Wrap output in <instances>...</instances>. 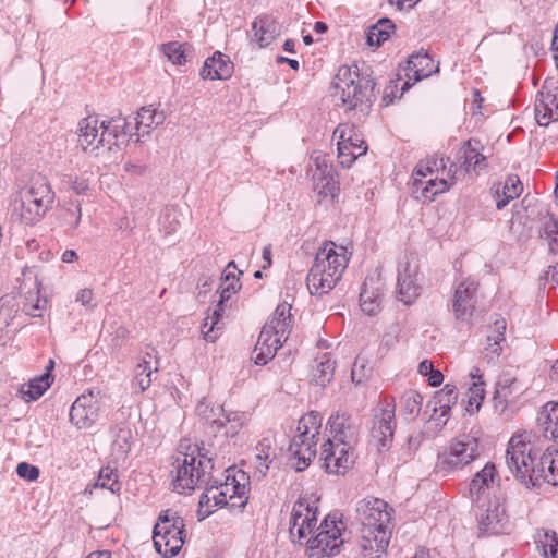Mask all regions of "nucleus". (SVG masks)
Returning <instances> with one entry per match:
<instances>
[{
  "label": "nucleus",
  "mask_w": 558,
  "mask_h": 558,
  "mask_svg": "<svg viewBox=\"0 0 558 558\" xmlns=\"http://www.w3.org/2000/svg\"><path fill=\"white\" fill-rule=\"evenodd\" d=\"M72 208L66 210V221L70 229H76L81 221V204L78 202L71 203Z\"/></svg>",
  "instance_id": "obj_62"
},
{
  "label": "nucleus",
  "mask_w": 558,
  "mask_h": 558,
  "mask_svg": "<svg viewBox=\"0 0 558 558\" xmlns=\"http://www.w3.org/2000/svg\"><path fill=\"white\" fill-rule=\"evenodd\" d=\"M523 185L515 174H510L507 177L505 184L502 186V198L498 199L496 203V207L498 209H502L508 205L511 199L517 198L522 193Z\"/></svg>",
  "instance_id": "obj_48"
},
{
  "label": "nucleus",
  "mask_w": 558,
  "mask_h": 558,
  "mask_svg": "<svg viewBox=\"0 0 558 558\" xmlns=\"http://www.w3.org/2000/svg\"><path fill=\"white\" fill-rule=\"evenodd\" d=\"M335 371V362H332L329 357L324 356V360L319 362L317 365V380L322 386H325L332 378Z\"/></svg>",
  "instance_id": "obj_56"
},
{
  "label": "nucleus",
  "mask_w": 558,
  "mask_h": 558,
  "mask_svg": "<svg viewBox=\"0 0 558 558\" xmlns=\"http://www.w3.org/2000/svg\"><path fill=\"white\" fill-rule=\"evenodd\" d=\"M253 39L259 47L268 46L281 32L280 24L271 16H262L253 22Z\"/></svg>",
  "instance_id": "obj_31"
},
{
  "label": "nucleus",
  "mask_w": 558,
  "mask_h": 558,
  "mask_svg": "<svg viewBox=\"0 0 558 558\" xmlns=\"http://www.w3.org/2000/svg\"><path fill=\"white\" fill-rule=\"evenodd\" d=\"M291 305L288 303L279 304L269 322L265 325H272L275 332L278 335L288 336L291 326Z\"/></svg>",
  "instance_id": "obj_45"
},
{
  "label": "nucleus",
  "mask_w": 558,
  "mask_h": 558,
  "mask_svg": "<svg viewBox=\"0 0 558 558\" xmlns=\"http://www.w3.org/2000/svg\"><path fill=\"white\" fill-rule=\"evenodd\" d=\"M160 50L173 64L182 65L186 62V54L185 50L183 49V45L179 44L178 41L162 44L160 45Z\"/></svg>",
  "instance_id": "obj_49"
},
{
  "label": "nucleus",
  "mask_w": 558,
  "mask_h": 558,
  "mask_svg": "<svg viewBox=\"0 0 558 558\" xmlns=\"http://www.w3.org/2000/svg\"><path fill=\"white\" fill-rule=\"evenodd\" d=\"M367 377V368L363 360L356 359L351 371L352 381L356 385L362 384Z\"/></svg>",
  "instance_id": "obj_61"
},
{
  "label": "nucleus",
  "mask_w": 558,
  "mask_h": 558,
  "mask_svg": "<svg viewBox=\"0 0 558 558\" xmlns=\"http://www.w3.org/2000/svg\"><path fill=\"white\" fill-rule=\"evenodd\" d=\"M457 400L458 392L456 386L450 384L445 385L430 400V404L434 405V413L429 418V423H434L441 429L446 425L451 407L457 403Z\"/></svg>",
  "instance_id": "obj_21"
},
{
  "label": "nucleus",
  "mask_w": 558,
  "mask_h": 558,
  "mask_svg": "<svg viewBox=\"0 0 558 558\" xmlns=\"http://www.w3.org/2000/svg\"><path fill=\"white\" fill-rule=\"evenodd\" d=\"M100 122L97 117H87L78 123V145L84 151H94L100 147L105 141V135L100 134Z\"/></svg>",
  "instance_id": "obj_24"
},
{
  "label": "nucleus",
  "mask_w": 558,
  "mask_h": 558,
  "mask_svg": "<svg viewBox=\"0 0 558 558\" xmlns=\"http://www.w3.org/2000/svg\"><path fill=\"white\" fill-rule=\"evenodd\" d=\"M495 475L496 469L493 463H487L475 474L470 483V494L474 502H478L494 485Z\"/></svg>",
  "instance_id": "obj_32"
},
{
  "label": "nucleus",
  "mask_w": 558,
  "mask_h": 558,
  "mask_svg": "<svg viewBox=\"0 0 558 558\" xmlns=\"http://www.w3.org/2000/svg\"><path fill=\"white\" fill-rule=\"evenodd\" d=\"M483 146L477 140H468L458 151V159H462L461 167L466 172H480L486 167L485 156L481 154Z\"/></svg>",
  "instance_id": "obj_30"
},
{
  "label": "nucleus",
  "mask_w": 558,
  "mask_h": 558,
  "mask_svg": "<svg viewBox=\"0 0 558 558\" xmlns=\"http://www.w3.org/2000/svg\"><path fill=\"white\" fill-rule=\"evenodd\" d=\"M351 136L350 140H348L347 145L349 148L354 150L355 159L362 155H364L367 150V147L364 145V141L360 138L357 132L355 131V128L353 125H350Z\"/></svg>",
  "instance_id": "obj_59"
},
{
  "label": "nucleus",
  "mask_w": 558,
  "mask_h": 558,
  "mask_svg": "<svg viewBox=\"0 0 558 558\" xmlns=\"http://www.w3.org/2000/svg\"><path fill=\"white\" fill-rule=\"evenodd\" d=\"M478 530L484 534L497 535L505 533L508 524L505 506L499 499L489 500L486 508L477 513Z\"/></svg>",
  "instance_id": "obj_15"
},
{
  "label": "nucleus",
  "mask_w": 558,
  "mask_h": 558,
  "mask_svg": "<svg viewBox=\"0 0 558 558\" xmlns=\"http://www.w3.org/2000/svg\"><path fill=\"white\" fill-rule=\"evenodd\" d=\"M235 482H236V476L231 477L230 475H228L226 477V482L221 483L218 486L220 487L222 493H226V499L229 502V506L231 508H235V507L242 508L246 505L247 498H245L244 500H241L240 502L236 501V490H234V488H236Z\"/></svg>",
  "instance_id": "obj_52"
},
{
  "label": "nucleus",
  "mask_w": 558,
  "mask_h": 558,
  "mask_svg": "<svg viewBox=\"0 0 558 558\" xmlns=\"http://www.w3.org/2000/svg\"><path fill=\"white\" fill-rule=\"evenodd\" d=\"M452 184L453 177H451L450 182L444 178L440 180L437 178H429L428 180L415 178L412 182V193L416 199H421L423 202H432L436 195L449 190Z\"/></svg>",
  "instance_id": "obj_26"
},
{
  "label": "nucleus",
  "mask_w": 558,
  "mask_h": 558,
  "mask_svg": "<svg viewBox=\"0 0 558 558\" xmlns=\"http://www.w3.org/2000/svg\"><path fill=\"white\" fill-rule=\"evenodd\" d=\"M165 120L162 112H157L151 107H143L137 112L136 117L133 118V125L130 122L131 132L136 135V142L140 141L141 136L148 135L150 131L161 124Z\"/></svg>",
  "instance_id": "obj_29"
},
{
  "label": "nucleus",
  "mask_w": 558,
  "mask_h": 558,
  "mask_svg": "<svg viewBox=\"0 0 558 558\" xmlns=\"http://www.w3.org/2000/svg\"><path fill=\"white\" fill-rule=\"evenodd\" d=\"M541 238L547 241L549 251L551 253H558V221L550 219L541 233Z\"/></svg>",
  "instance_id": "obj_54"
},
{
  "label": "nucleus",
  "mask_w": 558,
  "mask_h": 558,
  "mask_svg": "<svg viewBox=\"0 0 558 558\" xmlns=\"http://www.w3.org/2000/svg\"><path fill=\"white\" fill-rule=\"evenodd\" d=\"M395 405L386 403L373 417L371 437L378 450L385 449L392 440L395 433Z\"/></svg>",
  "instance_id": "obj_13"
},
{
  "label": "nucleus",
  "mask_w": 558,
  "mask_h": 558,
  "mask_svg": "<svg viewBox=\"0 0 558 558\" xmlns=\"http://www.w3.org/2000/svg\"><path fill=\"white\" fill-rule=\"evenodd\" d=\"M355 445L327 440L323 445L322 459L328 473L344 474L355 462Z\"/></svg>",
  "instance_id": "obj_9"
},
{
  "label": "nucleus",
  "mask_w": 558,
  "mask_h": 558,
  "mask_svg": "<svg viewBox=\"0 0 558 558\" xmlns=\"http://www.w3.org/2000/svg\"><path fill=\"white\" fill-rule=\"evenodd\" d=\"M484 399V388L483 383H473L472 387L468 392V403L471 408L470 411L476 410L478 411L481 408V403Z\"/></svg>",
  "instance_id": "obj_57"
},
{
  "label": "nucleus",
  "mask_w": 558,
  "mask_h": 558,
  "mask_svg": "<svg viewBox=\"0 0 558 558\" xmlns=\"http://www.w3.org/2000/svg\"><path fill=\"white\" fill-rule=\"evenodd\" d=\"M350 255L347 246H337L332 241L326 242L316 253L306 278L310 293L323 295L331 291L341 279Z\"/></svg>",
  "instance_id": "obj_3"
},
{
  "label": "nucleus",
  "mask_w": 558,
  "mask_h": 558,
  "mask_svg": "<svg viewBox=\"0 0 558 558\" xmlns=\"http://www.w3.org/2000/svg\"><path fill=\"white\" fill-rule=\"evenodd\" d=\"M53 202L54 192L47 178L34 175L12 195V216L24 225H35L51 208Z\"/></svg>",
  "instance_id": "obj_4"
},
{
  "label": "nucleus",
  "mask_w": 558,
  "mask_h": 558,
  "mask_svg": "<svg viewBox=\"0 0 558 558\" xmlns=\"http://www.w3.org/2000/svg\"><path fill=\"white\" fill-rule=\"evenodd\" d=\"M100 134L105 135V141L100 144L102 147H107L108 150H113L114 147H119L124 142L126 135L133 137L134 134L130 129V121L124 118H112L110 120H102L100 122Z\"/></svg>",
  "instance_id": "obj_22"
},
{
  "label": "nucleus",
  "mask_w": 558,
  "mask_h": 558,
  "mask_svg": "<svg viewBox=\"0 0 558 558\" xmlns=\"http://www.w3.org/2000/svg\"><path fill=\"white\" fill-rule=\"evenodd\" d=\"M153 541L160 555L174 557L185 542L183 519L170 509L161 511L154 526Z\"/></svg>",
  "instance_id": "obj_7"
},
{
  "label": "nucleus",
  "mask_w": 558,
  "mask_h": 558,
  "mask_svg": "<svg viewBox=\"0 0 558 558\" xmlns=\"http://www.w3.org/2000/svg\"><path fill=\"white\" fill-rule=\"evenodd\" d=\"M327 426L330 432V438L327 440L347 445L357 444L359 424L351 415L338 412L329 417Z\"/></svg>",
  "instance_id": "obj_17"
},
{
  "label": "nucleus",
  "mask_w": 558,
  "mask_h": 558,
  "mask_svg": "<svg viewBox=\"0 0 558 558\" xmlns=\"http://www.w3.org/2000/svg\"><path fill=\"white\" fill-rule=\"evenodd\" d=\"M499 340L492 339V341L487 340V344L484 348V357L489 364H494L499 359L502 348L500 345Z\"/></svg>",
  "instance_id": "obj_58"
},
{
  "label": "nucleus",
  "mask_w": 558,
  "mask_h": 558,
  "mask_svg": "<svg viewBox=\"0 0 558 558\" xmlns=\"http://www.w3.org/2000/svg\"><path fill=\"white\" fill-rule=\"evenodd\" d=\"M231 269H236L234 262H229L223 270L222 282L220 284V303H226L231 295L236 293L241 288L239 277L232 272Z\"/></svg>",
  "instance_id": "obj_42"
},
{
  "label": "nucleus",
  "mask_w": 558,
  "mask_h": 558,
  "mask_svg": "<svg viewBox=\"0 0 558 558\" xmlns=\"http://www.w3.org/2000/svg\"><path fill=\"white\" fill-rule=\"evenodd\" d=\"M213 470L211 458L203 454L197 446L189 447V452L180 451L173 462V489L179 494H187L202 488L211 482Z\"/></svg>",
  "instance_id": "obj_5"
},
{
  "label": "nucleus",
  "mask_w": 558,
  "mask_h": 558,
  "mask_svg": "<svg viewBox=\"0 0 558 558\" xmlns=\"http://www.w3.org/2000/svg\"><path fill=\"white\" fill-rule=\"evenodd\" d=\"M276 457V440L274 437L267 436L258 441L256 445L254 466L259 476L264 477L267 474L269 465Z\"/></svg>",
  "instance_id": "obj_33"
},
{
  "label": "nucleus",
  "mask_w": 558,
  "mask_h": 558,
  "mask_svg": "<svg viewBox=\"0 0 558 558\" xmlns=\"http://www.w3.org/2000/svg\"><path fill=\"white\" fill-rule=\"evenodd\" d=\"M531 444L512 437L506 451V464L510 472L522 483L532 481V476L538 473L539 476L553 485H558V451L555 456L545 452L535 464Z\"/></svg>",
  "instance_id": "obj_2"
},
{
  "label": "nucleus",
  "mask_w": 558,
  "mask_h": 558,
  "mask_svg": "<svg viewBox=\"0 0 558 558\" xmlns=\"http://www.w3.org/2000/svg\"><path fill=\"white\" fill-rule=\"evenodd\" d=\"M350 124H340L333 132L338 137V158L342 167L349 168L355 161L354 150L347 145L351 136Z\"/></svg>",
  "instance_id": "obj_36"
},
{
  "label": "nucleus",
  "mask_w": 558,
  "mask_h": 558,
  "mask_svg": "<svg viewBox=\"0 0 558 558\" xmlns=\"http://www.w3.org/2000/svg\"><path fill=\"white\" fill-rule=\"evenodd\" d=\"M287 339V335L281 336L275 332L272 325H265L254 349L255 363L258 365H265L275 356L277 350L281 348L282 342Z\"/></svg>",
  "instance_id": "obj_20"
},
{
  "label": "nucleus",
  "mask_w": 558,
  "mask_h": 558,
  "mask_svg": "<svg viewBox=\"0 0 558 558\" xmlns=\"http://www.w3.org/2000/svg\"><path fill=\"white\" fill-rule=\"evenodd\" d=\"M322 422L323 417L320 413L311 411L299 420L296 434L294 436H302V438L308 439L318 438Z\"/></svg>",
  "instance_id": "obj_38"
},
{
  "label": "nucleus",
  "mask_w": 558,
  "mask_h": 558,
  "mask_svg": "<svg viewBox=\"0 0 558 558\" xmlns=\"http://www.w3.org/2000/svg\"><path fill=\"white\" fill-rule=\"evenodd\" d=\"M99 404L97 398L92 393L81 395L76 398L70 409V421L77 428H88L98 418Z\"/></svg>",
  "instance_id": "obj_18"
},
{
  "label": "nucleus",
  "mask_w": 558,
  "mask_h": 558,
  "mask_svg": "<svg viewBox=\"0 0 558 558\" xmlns=\"http://www.w3.org/2000/svg\"><path fill=\"white\" fill-rule=\"evenodd\" d=\"M521 390L515 377L509 373H502L496 384L495 398L507 403L520 395Z\"/></svg>",
  "instance_id": "obj_37"
},
{
  "label": "nucleus",
  "mask_w": 558,
  "mask_h": 558,
  "mask_svg": "<svg viewBox=\"0 0 558 558\" xmlns=\"http://www.w3.org/2000/svg\"><path fill=\"white\" fill-rule=\"evenodd\" d=\"M19 312H22L21 301L15 293L3 295L0 299V330L8 327Z\"/></svg>",
  "instance_id": "obj_39"
},
{
  "label": "nucleus",
  "mask_w": 558,
  "mask_h": 558,
  "mask_svg": "<svg viewBox=\"0 0 558 558\" xmlns=\"http://www.w3.org/2000/svg\"><path fill=\"white\" fill-rule=\"evenodd\" d=\"M221 416L213 421L217 429H225L226 437H234L244 425V414L240 412H227L221 408Z\"/></svg>",
  "instance_id": "obj_35"
},
{
  "label": "nucleus",
  "mask_w": 558,
  "mask_h": 558,
  "mask_svg": "<svg viewBox=\"0 0 558 558\" xmlns=\"http://www.w3.org/2000/svg\"><path fill=\"white\" fill-rule=\"evenodd\" d=\"M418 265L415 260L405 259L398 268V296L405 305H411L421 294Z\"/></svg>",
  "instance_id": "obj_11"
},
{
  "label": "nucleus",
  "mask_w": 558,
  "mask_h": 558,
  "mask_svg": "<svg viewBox=\"0 0 558 558\" xmlns=\"http://www.w3.org/2000/svg\"><path fill=\"white\" fill-rule=\"evenodd\" d=\"M312 160L314 162L312 174L314 191L324 197H335L338 191V182L332 165L322 154L312 156Z\"/></svg>",
  "instance_id": "obj_16"
},
{
  "label": "nucleus",
  "mask_w": 558,
  "mask_h": 558,
  "mask_svg": "<svg viewBox=\"0 0 558 558\" xmlns=\"http://www.w3.org/2000/svg\"><path fill=\"white\" fill-rule=\"evenodd\" d=\"M556 97L550 93H539L535 100V118L539 125H548L551 120H558V111H554L553 105Z\"/></svg>",
  "instance_id": "obj_34"
},
{
  "label": "nucleus",
  "mask_w": 558,
  "mask_h": 558,
  "mask_svg": "<svg viewBox=\"0 0 558 558\" xmlns=\"http://www.w3.org/2000/svg\"><path fill=\"white\" fill-rule=\"evenodd\" d=\"M506 328H507V324H506L505 318L497 317L494 322L493 335H488L487 340L492 341V339H497L499 341H505Z\"/></svg>",
  "instance_id": "obj_63"
},
{
  "label": "nucleus",
  "mask_w": 558,
  "mask_h": 558,
  "mask_svg": "<svg viewBox=\"0 0 558 558\" xmlns=\"http://www.w3.org/2000/svg\"><path fill=\"white\" fill-rule=\"evenodd\" d=\"M480 456L478 440L471 436L453 441L449 449L439 456V463L446 470H459Z\"/></svg>",
  "instance_id": "obj_10"
},
{
  "label": "nucleus",
  "mask_w": 558,
  "mask_h": 558,
  "mask_svg": "<svg viewBox=\"0 0 558 558\" xmlns=\"http://www.w3.org/2000/svg\"><path fill=\"white\" fill-rule=\"evenodd\" d=\"M97 485L102 488H107L112 493H117L120 490V484L118 482V475L116 470L110 466L102 468L99 471Z\"/></svg>",
  "instance_id": "obj_53"
},
{
  "label": "nucleus",
  "mask_w": 558,
  "mask_h": 558,
  "mask_svg": "<svg viewBox=\"0 0 558 558\" xmlns=\"http://www.w3.org/2000/svg\"><path fill=\"white\" fill-rule=\"evenodd\" d=\"M203 487H205L206 490L202 494L198 501L197 514L199 519H205L210 515L217 507L229 505L226 499V493H222L218 486V481L211 478V482L208 485H203Z\"/></svg>",
  "instance_id": "obj_28"
},
{
  "label": "nucleus",
  "mask_w": 558,
  "mask_h": 558,
  "mask_svg": "<svg viewBox=\"0 0 558 558\" xmlns=\"http://www.w3.org/2000/svg\"><path fill=\"white\" fill-rule=\"evenodd\" d=\"M383 296V284L378 277H367L360 293L361 310L367 315L379 312Z\"/></svg>",
  "instance_id": "obj_25"
},
{
  "label": "nucleus",
  "mask_w": 558,
  "mask_h": 558,
  "mask_svg": "<svg viewBox=\"0 0 558 558\" xmlns=\"http://www.w3.org/2000/svg\"><path fill=\"white\" fill-rule=\"evenodd\" d=\"M422 400L423 398L417 391L404 392L401 400V415L407 421H413L421 411Z\"/></svg>",
  "instance_id": "obj_47"
},
{
  "label": "nucleus",
  "mask_w": 558,
  "mask_h": 558,
  "mask_svg": "<svg viewBox=\"0 0 558 558\" xmlns=\"http://www.w3.org/2000/svg\"><path fill=\"white\" fill-rule=\"evenodd\" d=\"M39 287L40 282L36 276L24 275L19 291L14 292L21 301L22 312L32 317H40L47 304V300L40 298Z\"/></svg>",
  "instance_id": "obj_12"
},
{
  "label": "nucleus",
  "mask_w": 558,
  "mask_h": 558,
  "mask_svg": "<svg viewBox=\"0 0 558 558\" xmlns=\"http://www.w3.org/2000/svg\"><path fill=\"white\" fill-rule=\"evenodd\" d=\"M558 423V403L548 402L537 415V424L542 429L544 437H548L550 430H557Z\"/></svg>",
  "instance_id": "obj_44"
},
{
  "label": "nucleus",
  "mask_w": 558,
  "mask_h": 558,
  "mask_svg": "<svg viewBox=\"0 0 558 558\" xmlns=\"http://www.w3.org/2000/svg\"><path fill=\"white\" fill-rule=\"evenodd\" d=\"M355 519L362 525L361 548L364 557L376 554L381 557L388 547L391 520L388 504L378 498L360 500L355 508Z\"/></svg>",
  "instance_id": "obj_1"
},
{
  "label": "nucleus",
  "mask_w": 558,
  "mask_h": 558,
  "mask_svg": "<svg viewBox=\"0 0 558 558\" xmlns=\"http://www.w3.org/2000/svg\"><path fill=\"white\" fill-rule=\"evenodd\" d=\"M315 536L308 537L305 542L311 549H319L323 556H333L342 544L340 529L335 521L325 519Z\"/></svg>",
  "instance_id": "obj_14"
},
{
  "label": "nucleus",
  "mask_w": 558,
  "mask_h": 558,
  "mask_svg": "<svg viewBox=\"0 0 558 558\" xmlns=\"http://www.w3.org/2000/svg\"><path fill=\"white\" fill-rule=\"evenodd\" d=\"M407 70L413 73L414 81H421L434 72L433 59L427 53L412 54L408 60Z\"/></svg>",
  "instance_id": "obj_40"
},
{
  "label": "nucleus",
  "mask_w": 558,
  "mask_h": 558,
  "mask_svg": "<svg viewBox=\"0 0 558 558\" xmlns=\"http://www.w3.org/2000/svg\"><path fill=\"white\" fill-rule=\"evenodd\" d=\"M51 375L48 373L36 377L22 387L21 392L24 397H28L26 401L37 400L51 386Z\"/></svg>",
  "instance_id": "obj_46"
},
{
  "label": "nucleus",
  "mask_w": 558,
  "mask_h": 558,
  "mask_svg": "<svg viewBox=\"0 0 558 558\" xmlns=\"http://www.w3.org/2000/svg\"><path fill=\"white\" fill-rule=\"evenodd\" d=\"M223 311H225V303H220V300H219L216 308L213 312V315L208 316L210 318V326H209V329L204 330V339L206 341L215 342L217 340V338L219 337L218 331L221 329L220 320H221Z\"/></svg>",
  "instance_id": "obj_50"
},
{
  "label": "nucleus",
  "mask_w": 558,
  "mask_h": 558,
  "mask_svg": "<svg viewBox=\"0 0 558 558\" xmlns=\"http://www.w3.org/2000/svg\"><path fill=\"white\" fill-rule=\"evenodd\" d=\"M317 511L306 499H298L292 508L290 515L289 534L293 543L303 544L317 524Z\"/></svg>",
  "instance_id": "obj_8"
},
{
  "label": "nucleus",
  "mask_w": 558,
  "mask_h": 558,
  "mask_svg": "<svg viewBox=\"0 0 558 558\" xmlns=\"http://www.w3.org/2000/svg\"><path fill=\"white\" fill-rule=\"evenodd\" d=\"M76 301L80 302L83 306L93 308L96 306L94 302V293L90 289H82L76 294Z\"/></svg>",
  "instance_id": "obj_64"
},
{
  "label": "nucleus",
  "mask_w": 558,
  "mask_h": 558,
  "mask_svg": "<svg viewBox=\"0 0 558 558\" xmlns=\"http://www.w3.org/2000/svg\"><path fill=\"white\" fill-rule=\"evenodd\" d=\"M544 538L545 541H538L542 546L543 555L546 558H558V539L556 533L545 531Z\"/></svg>",
  "instance_id": "obj_55"
},
{
  "label": "nucleus",
  "mask_w": 558,
  "mask_h": 558,
  "mask_svg": "<svg viewBox=\"0 0 558 558\" xmlns=\"http://www.w3.org/2000/svg\"><path fill=\"white\" fill-rule=\"evenodd\" d=\"M147 357L150 359L151 355L147 353L143 361L135 367L133 384L140 388L141 392H144L150 386L151 374L158 371V361L155 362L156 365L153 367L151 361Z\"/></svg>",
  "instance_id": "obj_43"
},
{
  "label": "nucleus",
  "mask_w": 558,
  "mask_h": 558,
  "mask_svg": "<svg viewBox=\"0 0 558 558\" xmlns=\"http://www.w3.org/2000/svg\"><path fill=\"white\" fill-rule=\"evenodd\" d=\"M318 438L308 439L302 436H294L289 446L292 465L296 471L305 470L316 456Z\"/></svg>",
  "instance_id": "obj_23"
},
{
  "label": "nucleus",
  "mask_w": 558,
  "mask_h": 558,
  "mask_svg": "<svg viewBox=\"0 0 558 558\" xmlns=\"http://www.w3.org/2000/svg\"><path fill=\"white\" fill-rule=\"evenodd\" d=\"M439 167H441L442 170L446 167V163L442 158L439 160L436 158H428L426 160H422L416 165V167L413 171V174H412L413 180L415 178H421V179L425 180L426 177L433 174L434 170L438 171Z\"/></svg>",
  "instance_id": "obj_51"
},
{
  "label": "nucleus",
  "mask_w": 558,
  "mask_h": 558,
  "mask_svg": "<svg viewBox=\"0 0 558 558\" xmlns=\"http://www.w3.org/2000/svg\"><path fill=\"white\" fill-rule=\"evenodd\" d=\"M16 473L20 477L31 482L36 481L39 477V469L26 462H21L17 464Z\"/></svg>",
  "instance_id": "obj_60"
},
{
  "label": "nucleus",
  "mask_w": 558,
  "mask_h": 558,
  "mask_svg": "<svg viewBox=\"0 0 558 558\" xmlns=\"http://www.w3.org/2000/svg\"><path fill=\"white\" fill-rule=\"evenodd\" d=\"M335 94L337 106L345 110L361 107L368 108L375 99V82L368 74L361 73L357 65L342 66L335 77Z\"/></svg>",
  "instance_id": "obj_6"
},
{
  "label": "nucleus",
  "mask_w": 558,
  "mask_h": 558,
  "mask_svg": "<svg viewBox=\"0 0 558 558\" xmlns=\"http://www.w3.org/2000/svg\"><path fill=\"white\" fill-rule=\"evenodd\" d=\"M233 73V63L229 57L216 51L210 58H207L201 71L204 80H227Z\"/></svg>",
  "instance_id": "obj_27"
},
{
  "label": "nucleus",
  "mask_w": 558,
  "mask_h": 558,
  "mask_svg": "<svg viewBox=\"0 0 558 558\" xmlns=\"http://www.w3.org/2000/svg\"><path fill=\"white\" fill-rule=\"evenodd\" d=\"M132 432L129 426L120 425L113 429L112 454L117 459H124L131 449Z\"/></svg>",
  "instance_id": "obj_41"
},
{
  "label": "nucleus",
  "mask_w": 558,
  "mask_h": 558,
  "mask_svg": "<svg viewBox=\"0 0 558 558\" xmlns=\"http://www.w3.org/2000/svg\"><path fill=\"white\" fill-rule=\"evenodd\" d=\"M477 283L468 279L462 281L454 291L452 310L458 319H469L475 310Z\"/></svg>",
  "instance_id": "obj_19"
}]
</instances>
